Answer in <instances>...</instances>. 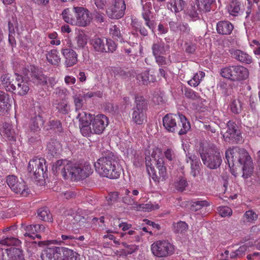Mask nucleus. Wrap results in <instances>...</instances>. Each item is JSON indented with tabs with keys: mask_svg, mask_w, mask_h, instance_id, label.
<instances>
[{
	"mask_svg": "<svg viewBox=\"0 0 260 260\" xmlns=\"http://www.w3.org/2000/svg\"><path fill=\"white\" fill-rule=\"evenodd\" d=\"M187 5V1L184 0H174V3H168L167 7L172 12L176 13L184 10Z\"/></svg>",
	"mask_w": 260,
	"mask_h": 260,
	"instance_id": "obj_28",
	"label": "nucleus"
},
{
	"mask_svg": "<svg viewBox=\"0 0 260 260\" xmlns=\"http://www.w3.org/2000/svg\"><path fill=\"white\" fill-rule=\"evenodd\" d=\"M27 170L29 173L32 174L34 178L38 181L47 177L46 172L47 167L46 166V160L43 158L34 157L30 159L28 163Z\"/></svg>",
	"mask_w": 260,
	"mask_h": 260,
	"instance_id": "obj_8",
	"label": "nucleus"
},
{
	"mask_svg": "<svg viewBox=\"0 0 260 260\" xmlns=\"http://www.w3.org/2000/svg\"><path fill=\"white\" fill-rule=\"evenodd\" d=\"M38 217L45 221L51 222L52 216L50 211L47 207L41 208L37 211Z\"/></svg>",
	"mask_w": 260,
	"mask_h": 260,
	"instance_id": "obj_38",
	"label": "nucleus"
},
{
	"mask_svg": "<svg viewBox=\"0 0 260 260\" xmlns=\"http://www.w3.org/2000/svg\"><path fill=\"white\" fill-rule=\"evenodd\" d=\"M76 14L77 22L80 26H86L90 24L92 16L89 11L83 7H73Z\"/></svg>",
	"mask_w": 260,
	"mask_h": 260,
	"instance_id": "obj_16",
	"label": "nucleus"
},
{
	"mask_svg": "<svg viewBox=\"0 0 260 260\" xmlns=\"http://www.w3.org/2000/svg\"><path fill=\"white\" fill-rule=\"evenodd\" d=\"M135 104L136 106L133 108V110L146 112L147 109L148 104L147 101L143 96H136Z\"/></svg>",
	"mask_w": 260,
	"mask_h": 260,
	"instance_id": "obj_33",
	"label": "nucleus"
},
{
	"mask_svg": "<svg viewBox=\"0 0 260 260\" xmlns=\"http://www.w3.org/2000/svg\"><path fill=\"white\" fill-rule=\"evenodd\" d=\"M53 170L56 173H60L63 179H65V164L64 160L60 159L56 161L53 166Z\"/></svg>",
	"mask_w": 260,
	"mask_h": 260,
	"instance_id": "obj_44",
	"label": "nucleus"
},
{
	"mask_svg": "<svg viewBox=\"0 0 260 260\" xmlns=\"http://www.w3.org/2000/svg\"><path fill=\"white\" fill-rule=\"evenodd\" d=\"M151 250L152 253L158 257H167L174 252V246L165 240H159L154 242L151 245Z\"/></svg>",
	"mask_w": 260,
	"mask_h": 260,
	"instance_id": "obj_9",
	"label": "nucleus"
},
{
	"mask_svg": "<svg viewBox=\"0 0 260 260\" xmlns=\"http://www.w3.org/2000/svg\"><path fill=\"white\" fill-rule=\"evenodd\" d=\"M60 143L57 141H52L47 145L48 154L53 157H57L61 152Z\"/></svg>",
	"mask_w": 260,
	"mask_h": 260,
	"instance_id": "obj_26",
	"label": "nucleus"
},
{
	"mask_svg": "<svg viewBox=\"0 0 260 260\" xmlns=\"http://www.w3.org/2000/svg\"><path fill=\"white\" fill-rule=\"evenodd\" d=\"M230 109L232 112L238 114L243 110V104L239 99H235L230 104Z\"/></svg>",
	"mask_w": 260,
	"mask_h": 260,
	"instance_id": "obj_45",
	"label": "nucleus"
},
{
	"mask_svg": "<svg viewBox=\"0 0 260 260\" xmlns=\"http://www.w3.org/2000/svg\"><path fill=\"white\" fill-rule=\"evenodd\" d=\"M66 177L73 181H79L87 178L91 173L90 165L83 164L74 160H67Z\"/></svg>",
	"mask_w": 260,
	"mask_h": 260,
	"instance_id": "obj_6",
	"label": "nucleus"
},
{
	"mask_svg": "<svg viewBox=\"0 0 260 260\" xmlns=\"http://www.w3.org/2000/svg\"><path fill=\"white\" fill-rule=\"evenodd\" d=\"M142 3L143 9L142 16L145 21V24H146L149 29L153 30L155 28V22L154 20H150V18L152 4L150 0H142Z\"/></svg>",
	"mask_w": 260,
	"mask_h": 260,
	"instance_id": "obj_18",
	"label": "nucleus"
},
{
	"mask_svg": "<svg viewBox=\"0 0 260 260\" xmlns=\"http://www.w3.org/2000/svg\"><path fill=\"white\" fill-rule=\"evenodd\" d=\"M13 79L9 74L3 75L1 77V81L4 88L8 91H13L15 89V84L12 83Z\"/></svg>",
	"mask_w": 260,
	"mask_h": 260,
	"instance_id": "obj_30",
	"label": "nucleus"
},
{
	"mask_svg": "<svg viewBox=\"0 0 260 260\" xmlns=\"http://www.w3.org/2000/svg\"><path fill=\"white\" fill-rule=\"evenodd\" d=\"M225 158L229 167L234 165V162L237 161L243 166L242 177L247 179L251 176L253 172V162L248 152L243 148H235L229 149L225 152Z\"/></svg>",
	"mask_w": 260,
	"mask_h": 260,
	"instance_id": "obj_2",
	"label": "nucleus"
},
{
	"mask_svg": "<svg viewBox=\"0 0 260 260\" xmlns=\"http://www.w3.org/2000/svg\"><path fill=\"white\" fill-rule=\"evenodd\" d=\"M88 40V36L84 33H80L78 36L77 42L80 46L84 47L86 45Z\"/></svg>",
	"mask_w": 260,
	"mask_h": 260,
	"instance_id": "obj_60",
	"label": "nucleus"
},
{
	"mask_svg": "<svg viewBox=\"0 0 260 260\" xmlns=\"http://www.w3.org/2000/svg\"><path fill=\"white\" fill-rule=\"evenodd\" d=\"M48 37L51 40L50 43L52 45H59L60 44V41L57 39L58 35L56 32L48 34Z\"/></svg>",
	"mask_w": 260,
	"mask_h": 260,
	"instance_id": "obj_58",
	"label": "nucleus"
},
{
	"mask_svg": "<svg viewBox=\"0 0 260 260\" xmlns=\"http://www.w3.org/2000/svg\"><path fill=\"white\" fill-rule=\"evenodd\" d=\"M187 184V182L185 179L183 178H179L176 182V187L178 190L182 191L185 189Z\"/></svg>",
	"mask_w": 260,
	"mask_h": 260,
	"instance_id": "obj_59",
	"label": "nucleus"
},
{
	"mask_svg": "<svg viewBox=\"0 0 260 260\" xmlns=\"http://www.w3.org/2000/svg\"><path fill=\"white\" fill-rule=\"evenodd\" d=\"M221 76L232 81H241L246 79L249 72L245 67L240 66H229L220 70Z\"/></svg>",
	"mask_w": 260,
	"mask_h": 260,
	"instance_id": "obj_7",
	"label": "nucleus"
},
{
	"mask_svg": "<svg viewBox=\"0 0 260 260\" xmlns=\"http://www.w3.org/2000/svg\"><path fill=\"white\" fill-rule=\"evenodd\" d=\"M132 120L137 124H142L145 118V113L136 110H133Z\"/></svg>",
	"mask_w": 260,
	"mask_h": 260,
	"instance_id": "obj_42",
	"label": "nucleus"
},
{
	"mask_svg": "<svg viewBox=\"0 0 260 260\" xmlns=\"http://www.w3.org/2000/svg\"><path fill=\"white\" fill-rule=\"evenodd\" d=\"M28 73L25 74L27 78L31 80L34 82H37L38 84L44 85L48 83L51 87H53L55 84V79L53 77L48 79L47 77L43 75L41 72L34 66L28 67Z\"/></svg>",
	"mask_w": 260,
	"mask_h": 260,
	"instance_id": "obj_10",
	"label": "nucleus"
},
{
	"mask_svg": "<svg viewBox=\"0 0 260 260\" xmlns=\"http://www.w3.org/2000/svg\"><path fill=\"white\" fill-rule=\"evenodd\" d=\"M202 161L205 166L210 169L220 167L222 159L220 150L213 144H200L199 149Z\"/></svg>",
	"mask_w": 260,
	"mask_h": 260,
	"instance_id": "obj_3",
	"label": "nucleus"
},
{
	"mask_svg": "<svg viewBox=\"0 0 260 260\" xmlns=\"http://www.w3.org/2000/svg\"><path fill=\"white\" fill-rule=\"evenodd\" d=\"M15 186L17 189H11L13 191L23 197L27 196L29 192V189L24 181L21 180V181H18V182L15 184Z\"/></svg>",
	"mask_w": 260,
	"mask_h": 260,
	"instance_id": "obj_34",
	"label": "nucleus"
},
{
	"mask_svg": "<svg viewBox=\"0 0 260 260\" xmlns=\"http://www.w3.org/2000/svg\"><path fill=\"white\" fill-rule=\"evenodd\" d=\"M25 230L26 231L24 234L25 236H28L32 239H35L36 238L40 239L41 236L39 233L45 230V226L42 224H39L28 225L25 227Z\"/></svg>",
	"mask_w": 260,
	"mask_h": 260,
	"instance_id": "obj_20",
	"label": "nucleus"
},
{
	"mask_svg": "<svg viewBox=\"0 0 260 260\" xmlns=\"http://www.w3.org/2000/svg\"><path fill=\"white\" fill-rule=\"evenodd\" d=\"M137 79L142 84L147 85L150 83H154L156 81L154 76L149 73V71H145L137 76Z\"/></svg>",
	"mask_w": 260,
	"mask_h": 260,
	"instance_id": "obj_29",
	"label": "nucleus"
},
{
	"mask_svg": "<svg viewBox=\"0 0 260 260\" xmlns=\"http://www.w3.org/2000/svg\"><path fill=\"white\" fill-rule=\"evenodd\" d=\"M205 73L202 71H199L196 73L192 78L188 81V84L191 86L196 87L200 83L202 79L205 76Z\"/></svg>",
	"mask_w": 260,
	"mask_h": 260,
	"instance_id": "obj_47",
	"label": "nucleus"
},
{
	"mask_svg": "<svg viewBox=\"0 0 260 260\" xmlns=\"http://www.w3.org/2000/svg\"><path fill=\"white\" fill-rule=\"evenodd\" d=\"M228 12L230 15L237 16L241 10V4L237 0H233L228 6Z\"/></svg>",
	"mask_w": 260,
	"mask_h": 260,
	"instance_id": "obj_39",
	"label": "nucleus"
},
{
	"mask_svg": "<svg viewBox=\"0 0 260 260\" xmlns=\"http://www.w3.org/2000/svg\"><path fill=\"white\" fill-rule=\"evenodd\" d=\"M220 215L222 217L231 216L232 214V211L228 207H219L218 209Z\"/></svg>",
	"mask_w": 260,
	"mask_h": 260,
	"instance_id": "obj_64",
	"label": "nucleus"
},
{
	"mask_svg": "<svg viewBox=\"0 0 260 260\" xmlns=\"http://www.w3.org/2000/svg\"><path fill=\"white\" fill-rule=\"evenodd\" d=\"M124 197L122 198V202L125 204L130 205H138L137 202L135 201V199L133 198L130 195V191L127 189L123 190Z\"/></svg>",
	"mask_w": 260,
	"mask_h": 260,
	"instance_id": "obj_49",
	"label": "nucleus"
},
{
	"mask_svg": "<svg viewBox=\"0 0 260 260\" xmlns=\"http://www.w3.org/2000/svg\"><path fill=\"white\" fill-rule=\"evenodd\" d=\"M187 162L190 161L191 166V174L193 177H196L199 173L201 162L199 157L196 155L188 153L186 155Z\"/></svg>",
	"mask_w": 260,
	"mask_h": 260,
	"instance_id": "obj_23",
	"label": "nucleus"
},
{
	"mask_svg": "<svg viewBox=\"0 0 260 260\" xmlns=\"http://www.w3.org/2000/svg\"><path fill=\"white\" fill-rule=\"evenodd\" d=\"M66 260H81L80 256L76 252L66 248Z\"/></svg>",
	"mask_w": 260,
	"mask_h": 260,
	"instance_id": "obj_53",
	"label": "nucleus"
},
{
	"mask_svg": "<svg viewBox=\"0 0 260 260\" xmlns=\"http://www.w3.org/2000/svg\"><path fill=\"white\" fill-rule=\"evenodd\" d=\"M147 170L148 174L151 175L152 179L157 182L160 181H164L166 180L168 177L167 173L166 171V167L165 165L162 166H158L156 168L158 170V175H157L156 173V171L153 167L149 166L148 163H146Z\"/></svg>",
	"mask_w": 260,
	"mask_h": 260,
	"instance_id": "obj_17",
	"label": "nucleus"
},
{
	"mask_svg": "<svg viewBox=\"0 0 260 260\" xmlns=\"http://www.w3.org/2000/svg\"><path fill=\"white\" fill-rule=\"evenodd\" d=\"M228 129L223 137L226 141L233 143H238L242 141L241 133L239 126L233 121L227 123Z\"/></svg>",
	"mask_w": 260,
	"mask_h": 260,
	"instance_id": "obj_13",
	"label": "nucleus"
},
{
	"mask_svg": "<svg viewBox=\"0 0 260 260\" xmlns=\"http://www.w3.org/2000/svg\"><path fill=\"white\" fill-rule=\"evenodd\" d=\"M244 216L246 218L248 221L252 222L257 218V214L252 210H248L244 214Z\"/></svg>",
	"mask_w": 260,
	"mask_h": 260,
	"instance_id": "obj_62",
	"label": "nucleus"
},
{
	"mask_svg": "<svg viewBox=\"0 0 260 260\" xmlns=\"http://www.w3.org/2000/svg\"><path fill=\"white\" fill-rule=\"evenodd\" d=\"M82 217L76 213V212L72 211L71 214L68 213L66 220L71 221L73 224L80 221Z\"/></svg>",
	"mask_w": 260,
	"mask_h": 260,
	"instance_id": "obj_56",
	"label": "nucleus"
},
{
	"mask_svg": "<svg viewBox=\"0 0 260 260\" xmlns=\"http://www.w3.org/2000/svg\"><path fill=\"white\" fill-rule=\"evenodd\" d=\"M9 95L3 91L0 90V113H4L8 108Z\"/></svg>",
	"mask_w": 260,
	"mask_h": 260,
	"instance_id": "obj_36",
	"label": "nucleus"
},
{
	"mask_svg": "<svg viewBox=\"0 0 260 260\" xmlns=\"http://www.w3.org/2000/svg\"><path fill=\"white\" fill-rule=\"evenodd\" d=\"M77 118L79 119V127L82 135L85 137H89L91 132L92 115L84 111H81L78 114Z\"/></svg>",
	"mask_w": 260,
	"mask_h": 260,
	"instance_id": "obj_14",
	"label": "nucleus"
},
{
	"mask_svg": "<svg viewBox=\"0 0 260 260\" xmlns=\"http://www.w3.org/2000/svg\"><path fill=\"white\" fill-rule=\"evenodd\" d=\"M17 177L14 175H9L7 177L6 182L8 185L11 189L16 190L15 184L18 182Z\"/></svg>",
	"mask_w": 260,
	"mask_h": 260,
	"instance_id": "obj_55",
	"label": "nucleus"
},
{
	"mask_svg": "<svg viewBox=\"0 0 260 260\" xmlns=\"http://www.w3.org/2000/svg\"><path fill=\"white\" fill-rule=\"evenodd\" d=\"M209 205V204L206 200L197 201L192 203L190 209L192 211L196 212L201 209L203 207H207Z\"/></svg>",
	"mask_w": 260,
	"mask_h": 260,
	"instance_id": "obj_48",
	"label": "nucleus"
},
{
	"mask_svg": "<svg viewBox=\"0 0 260 260\" xmlns=\"http://www.w3.org/2000/svg\"><path fill=\"white\" fill-rule=\"evenodd\" d=\"M182 91L185 96L188 99L192 101H198L201 99L199 94L191 88L184 87V88L182 89Z\"/></svg>",
	"mask_w": 260,
	"mask_h": 260,
	"instance_id": "obj_41",
	"label": "nucleus"
},
{
	"mask_svg": "<svg viewBox=\"0 0 260 260\" xmlns=\"http://www.w3.org/2000/svg\"><path fill=\"white\" fill-rule=\"evenodd\" d=\"M165 128L170 133H177L179 135H184L191 128L189 122L182 115L166 114L162 119Z\"/></svg>",
	"mask_w": 260,
	"mask_h": 260,
	"instance_id": "obj_4",
	"label": "nucleus"
},
{
	"mask_svg": "<svg viewBox=\"0 0 260 260\" xmlns=\"http://www.w3.org/2000/svg\"><path fill=\"white\" fill-rule=\"evenodd\" d=\"M188 224L184 221H179L173 222V231L175 234H183L188 229Z\"/></svg>",
	"mask_w": 260,
	"mask_h": 260,
	"instance_id": "obj_40",
	"label": "nucleus"
},
{
	"mask_svg": "<svg viewBox=\"0 0 260 260\" xmlns=\"http://www.w3.org/2000/svg\"><path fill=\"white\" fill-rule=\"evenodd\" d=\"M104 110L106 112L109 113L112 115L116 113L118 110V107L116 105H114L113 103H107L103 105Z\"/></svg>",
	"mask_w": 260,
	"mask_h": 260,
	"instance_id": "obj_52",
	"label": "nucleus"
},
{
	"mask_svg": "<svg viewBox=\"0 0 260 260\" xmlns=\"http://www.w3.org/2000/svg\"><path fill=\"white\" fill-rule=\"evenodd\" d=\"M141 51V47L138 44H136L135 47H132V48H130L124 49V51L126 53H127V54L132 53L131 55H133L135 56H137L139 52L140 53Z\"/></svg>",
	"mask_w": 260,
	"mask_h": 260,
	"instance_id": "obj_57",
	"label": "nucleus"
},
{
	"mask_svg": "<svg viewBox=\"0 0 260 260\" xmlns=\"http://www.w3.org/2000/svg\"><path fill=\"white\" fill-rule=\"evenodd\" d=\"M179 30L181 34L189 35L190 29L187 23H179Z\"/></svg>",
	"mask_w": 260,
	"mask_h": 260,
	"instance_id": "obj_63",
	"label": "nucleus"
},
{
	"mask_svg": "<svg viewBox=\"0 0 260 260\" xmlns=\"http://www.w3.org/2000/svg\"><path fill=\"white\" fill-rule=\"evenodd\" d=\"M66 66L71 67L77 62V54L72 49H66Z\"/></svg>",
	"mask_w": 260,
	"mask_h": 260,
	"instance_id": "obj_37",
	"label": "nucleus"
},
{
	"mask_svg": "<svg viewBox=\"0 0 260 260\" xmlns=\"http://www.w3.org/2000/svg\"><path fill=\"white\" fill-rule=\"evenodd\" d=\"M126 5L124 0H113L111 5L106 10L108 17L111 19H118L125 13Z\"/></svg>",
	"mask_w": 260,
	"mask_h": 260,
	"instance_id": "obj_12",
	"label": "nucleus"
},
{
	"mask_svg": "<svg viewBox=\"0 0 260 260\" xmlns=\"http://www.w3.org/2000/svg\"><path fill=\"white\" fill-rule=\"evenodd\" d=\"M110 34L114 39L120 42H121L122 40V35L119 26L116 25L111 26L110 29Z\"/></svg>",
	"mask_w": 260,
	"mask_h": 260,
	"instance_id": "obj_50",
	"label": "nucleus"
},
{
	"mask_svg": "<svg viewBox=\"0 0 260 260\" xmlns=\"http://www.w3.org/2000/svg\"><path fill=\"white\" fill-rule=\"evenodd\" d=\"M230 52L232 57L241 63L250 64L252 61L251 56L243 51L232 49Z\"/></svg>",
	"mask_w": 260,
	"mask_h": 260,
	"instance_id": "obj_21",
	"label": "nucleus"
},
{
	"mask_svg": "<svg viewBox=\"0 0 260 260\" xmlns=\"http://www.w3.org/2000/svg\"><path fill=\"white\" fill-rule=\"evenodd\" d=\"M216 0H196V4H198L197 8L199 10L204 12L210 11L211 5L215 3Z\"/></svg>",
	"mask_w": 260,
	"mask_h": 260,
	"instance_id": "obj_35",
	"label": "nucleus"
},
{
	"mask_svg": "<svg viewBox=\"0 0 260 260\" xmlns=\"http://www.w3.org/2000/svg\"><path fill=\"white\" fill-rule=\"evenodd\" d=\"M44 121L40 114L35 115L30 120L29 127L31 131L39 132L43 125Z\"/></svg>",
	"mask_w": 260,
	"mask_h": 260,
	"instance_id": "obj_27",
	"label": "nucleus"
},
{
	"mask_svg": "<svg viewBox=\"0 0 260 260\" xmlns=\"http://www.w3.org/2000/svg\"><path fill=\"white\" fill-rule=\"evenodd\" d=\"M145 25L146 27L144 25H143L142 23H135L134 24L133 27L136 31H139L141 35L145 37L148 36L149 30H151L152 31H153V30H152L149 29L146 24Z\"/></svg>",
	"mask_w": 260,
	"mask_h": 260,
	"instance_id": "obj_51",
	"label": "nucleus"
},
{
	"mask_svg": "<svg viewBox=\"0 0 260 260\" xmlns=\"http://www.w3.org/2000/svg\"><path fill=\"white\" fill-rule=\"evenodd\" d=\"M0 134L8 140H15L14 132L12 125L9 123L4 122L0 124Z\"/></svg>",
	"mask_w": 260,
	"mask_h": 260,
	"instance_id": "obj_25",
	"label": "nucleus"
},
{
	"mask_svg": "<svg viewBox=\"0 0 260 260\" xmlns=\"http://www.w3.org/2000/svg\"><path fill=\"white\" fill-rule=\"evenodd\" d=\"M204 128L208 134H214L219 129V126L215 122H211L208 124H204Z\"/></svg>",
	"mask_w": 260,
	"mask_h": 260,
	"instance_id": "obj_54",
	"label": "nucleus"
},
{
	"mask_svg": "<svg viewBox=\"0 0 260 260\" xmlns=\"http://www.w3.org/2000/svg\"><path fill=\"white\" fill-rule=\"evenodd\" d=\"M21 254V249L16 247H11L0 250V260H14L16 256Z\"/></svg>",
	"mask_w": 260,
	"mask_h": 260,
	"instance_id": "obj_22",
	"label": "nucleus"
},
{
	"mask_svg": "<svg viewBox=\"0 0 260 260\" xmlns=\"http://www.w3.org/2000/svg\"><path fill=\"white\" fill-rule=\"evenodd\" d=\"M16 81L15 82V89L14 88L12 92L17 93L20 95H24L27 94L29 91V88L28 84L26 82H24L23 80L22 76L18 74H16Z\"/></svg>",
	"mask_w": 260,
	"mask_h": 260,
	"instance_id": "obj_19",
	"label": "nucleus"
},
{
	"mask_svg": "<svg viewBox=\"0 0 260 260\" xmlns=\"http://www.w3.org/2000/svg\"><path fill=\"white\" fill-rule=\"evenodd\" d=\"M102 155L94 162L95 171L101 176L112 179L118 178L122 168L118 162L117 157L109 151L102 153Z\"/></svg>",
	"mask_w": 260,
	"mask_h": 260,
	"instance_id": "obj_1",
	"label": "nucleus"
},
{
	"mask_svg": "<svg viewBox=\"0 0 260 260\" xmlns=\"http://www.w3.org/2000/svg\"><path fill=\"white\" fill-rule=\"evenodd\" d=\"M198 4H196V0L190 4V6L187 8L186 14L193 20L199 19V13L201 12V10L197 8Z\"/></svg>",
	"mask_w": 260,
	"mask_h": 260,
	"instance_id": "obj_32",
	"label": "nucleus"
},
{
	"mask_svg": "<svg viewBox=\"0 0 260 260\" xmlns=\"http://www.w3.org/2000/svg\"><path fill=\"white\" fill-rule=\"evenodd\" d=\"M119 198V193L115 191L111 192L108 194L107 197V201L109 205H112L115 203Z\"/></svg>",
	"mask_w": 260,
	"mask_h": 260,
	"instance_id": "obj_61",
	"label": "nucleus"
},
{
	"mask_svg": "<svg viewBox=\"0 0 260 260\" xmlns=\"http://www.w3.org/2000/svg\"><path fill=\"white\" fill-rule=\"evenodd\" d=\"M234 29L233 25L228 21H219L216 25V30L218 34L222 35H230Z\"/></svg>",
	"mask_w": 260,
	"mask_h": 260,
	"instance_id": "obj_24",
	"label": "nucleus"
},
{
	"mask_svg": "<svg viewBox=\"0 0 260 260\" xmlns=\"http://www.w3.org/2000/svg\"><path fill=\"white\" fill-rule=\"evenodd\" d=\"M168 49L169 47L166 46L164 42L159 41L154 43L152 46V53L154 56L165 54Z\"/></svg>",
	"mask_w": 260,
	"mask_h": 260,
	"instance_id": "obj_31",
	"label": "nucleus"
},
{
	"mask_svg": "<svg viewBox=\"0 0 260 260\" xmlns=\"http://www.w3.org/2000/svg\"><path fill=\"white\" fill-rule=\"evenodd\" d=\"M20 243L18 239L13 237H7L0 240V244L7 246H18Z\"/></svg>",
	"mask_w": 260,
	"mask_h": 260,
	"instance_id": "obj_46",
	"label": "nucleus"
},
{
	"mask_svg": "<svg viewBox=\"0 0 260 260\" xmlns=\"http://www.w3.org/2000/svg\"><path fill=\"white\" fill-rule=\"evenodd\" d=\"M46 58L48 61L52 64L56 65L60 61V58L58 55V52L54 49L48 52L46 54Z\"/></svg>",
	"mask_w": 260,
	"mask_h": 260,
	"instance_id": "obj_43",
	"label": "nucleus"
},
{
	"mask_svg": "<svg viewBox=\"0 0 260 260\" xmlns=\"http://www.w3.org/2000/svg\"><path fill=\"white\" fill-rule=\"evenodd\" d=\"M91 134L100 135L103 133L105 127L108 124V119L103 114L98 115L95 116L91 121Z\"/></svg>",
	"mask_w": 260,
	"mask_h": 260,
	"instance_id": "obj_15",
	"label": "nucleus"
},
{
	"mask_svg": "<svg viewBox=\"0 0 260 260\" xmlns=\"http://www.w3.org/2000/svg\"><path fill=\"white\" fill-rule=\"evenodd\" d=\"M61 238L65 240V235ZM48 245L42 252L41 257L42 260H65V242L63 241L53 240L48 241Z\"/></svg>",
	"mask_w": 260,
	"mask_h": 260,
	"instance_id": "obj_5",
	"label": "nucleus"
},
{
	"mask_svg": "<svg viewBox=\"0 0 260 260\" xmlns=\"http://www.w3.org/2000/svg\"><path fill=\"white\" fill-rule=\"evenodd\" d=\"M91 44L95 51L101 52H113L117 46L112 40H105L100 38H94L91 40Z\"/></svg>",
	"mask_w": 260,
	"mask_h": 260,
	"instance_id": "obj_11",
	"label": "nucleus"
}]
</instances>
